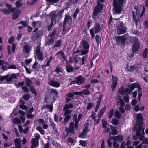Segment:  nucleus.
Listing matches in <instances>:
<instances>
[{
	"instance_id": "f257e3e1",
	"label": "nucleus",
	"mask_w": 148,
	"mask_h": 148,
	"mask_svg": "<svg viewBox=\"0 0 148 148\" xmlns=\"http://www.w3.org/2000/svg\"><path fill=\"white\" fill-rule=\"evenodd\" d=\"M124 0H113V5L114 13L120 14L122 10V7L124 6Z\"/></svg>"
},
{
	"instance_id": "f03ea898",
	"label": "nucleus",
	"mask_w": 148,
	"mask_h": 148,
	"mask_svg": "<svg viewBox=\"0 0 148 148\" xmlns=\"http://www.w3.org/2000/svg\"><path fill=\"white\" fill-rule=\"evenodd\" d=\"M19 75V74L18 73L8 74L6 75L1 77L0 80L1 81H3L5 80L7 82L10 83L11 82L13 81V80L17 79Z\"/></svg>"
},
{
	"instance_id": "7ed1b4c3",
	"label": "nucleus",
	"mask_w": 148,
	"mask_h": 148,
	"mask_svg": "<svg viewBox=\"0 0 148 148\" xmlns=\"http://www.w3.org/2000/svg\"><path fill=\"white\" fill-rule=\"evenodd\" d=\"M80 45L85 49V50L81 51V55L87 54L88 52L89 48V44L88 41L85 40H82L81 42Z\"/></svg>"
},
{
	"instance_id": "20e7f679",
	"label": "nucleus",
	"mask_w": 148,
	"mask_h": 148,
	"mask_svg": "<svg viewBox=\"0 0 148 148\" xmlns=\"http://www.w3.org/2000/svg\"><path fill=\"white\" fill-rule=\"evenodd\" d=\"M128 36L127 34L117 37L116 39L117 44L121 47H124L125 41L128 39Z\"/></svg>"
},
{
	"instance_id": "39448f33",
	"label": "nucleus",
	"mask_w": 148,
	"mask_h": 148,
	"mask_svg": "<svg viewBox=\"0 0 148 148\" xmlns=\"http://www.w3.org/2000/svg\"><path fill=\"white\" fill-rule=\"evenodd\" d=\"M136 120V122L133 128V130H136L138 128L140 129L142 128L143 121L142 114H137Z\"/></svg>"
},
{
	"instance_id": "423d86ee",
	"label": "nucleus",
	"mask_w": 148,
	"mask_h": 148,
	"mask_svg": "<svg viewBox=\"0 0 148 148\" xmlns=\"http://www.w3.org/2000/svg\"><path fill=\"white\" fill-rule=\"evenodd\" d=\"M99 1L102 3L104 2V0H99L98 1L97 4L93 12V15L94 16H97V14L99 13L103 9V6L100 3Z\"/></svg>"
},
{
	"instance_id": "0eeeda50",
	"label": "nucleus",
	"mask_w": 148,
	"mask_h": 148,
	"mask_svg": "<svg viewBox=\"0 0 148 148\" xmlns=\"http://www.w3.org/2000/svg\"><path fill=\"white\" fill-rule=\"evenodd\" d=\"M41 47L39 45H38L34 49V53L36 54L38 58L40 60H42L44 59L43 53L40 51Z\"/></svg>"
},
{
	"instance_id": "6e6552de",
	"label": "nucleus",
	"mask_w": 148,
	"mask_h": 148,
	"mask_svg": "<svg viewBox=\"0 0 148 148\" xmlns=\"http://www.w3.org/2000/svg\"><path fill=\"white\" fill-rule=\"evenodd\" d=\"M127 29V27L124 25L123 22H121L117 26L118 34L120 35L125 33Z\"/></svg>"
},
{
	"instance_id": "1a4fd4ad",
	"label": "nucleus",
	"mask_w": 148,
	"mask_h": 148,
	"mask_svg": "<svg viewBox=\"0 0 148 148\" xmlns=\"http://www.w3.org/2000/svg\"><path fill=\"white\" fill-rule=\"evenodd\" d=\"M6 5L7 7L8 10L4 8L2 9L1 11L4 12V13L9 14H10V12H14L16 10V8L14 7H11V6L9 4L7 3L6 4Z\"/></svg>"
},
{
	"instance_id": "9d476101",
	"label": "nucleus",
	"mask_w": 148,
	"mask_h": 148,
	"mask_svg": "<svg viewBox=\"0 0 148 148\" xmlns=\"http://www.w3.org/2000/svg\"><path fill=\"white\" fill-rule=\"evenodd\" d=\"M138 88V97H140L142 96L141 93V89L140 88V84L138 83H135L132 84L130 86V88L131 90H133L134 88Z\"/></svg>"
},
{
	"instance_id": "9b49d317",
	"label": "nucleus",
	"mask_w": 148,
	"mask_h": 148,
	"mask_svg": "<svg viewBox=\"0 0 148 148\" xmlns=\"http://www.w3.org/2000/svg\"><path fill=\"white\" fill-rule=\"evenodd\" d=\"M142 128H141L140 129L138 128L137 130H134V131H136V135L137 136L139 137V140L141 141L143 140L144 137L143 135L145 134L144 129H143L142 131Z\"/></svg>"
},
{
	"instance_id": "f8f14e48",
	"label": "nucleus",
	"mask_w": 148,
	"mask_h": 148,
	"mask_svg": "<svg viewBox=\"0 0 148 148\" xmlns=\"http://www.w3.org/2000/svg\"><path fill=\"white\" fill-rule=\"evenodd\" d=\"M74 129V123L73 122H71L69 124V127H66L65 128V131L68 134L71 133L72 134H74L75 133Z\"/></svg>"
},
{
	"instance_id": "ddd939ff",
	"label": "nucleus",
	"mask_w": 148,
	"mask_h": 148,
	"mask_svg": "<svg viewBox=\"0 0 148 148\" xmlns=\"http://www.w3.org/2000/svg\"><path fill=\"white\" fill-rule=\"evenodd\" d=\"M139 10H136V12L133 11L132 13V16L134 19V21L135 22L136 25L137 26L139 23Z\"/></svg>"
},
{
	"instance_id": "4468645a",
	"label": "nucleus",
	"mask_w": 148,
	"mask_h": 148,
	"mask_svg": "<svg viewBox=\"0 0 148 148\" xmlns=\"http://www.w3.org/2000/svg\"><path fill=\"white\" fill-rule=\"evenodd\" d=\"M75 83H76V84L79 85L83 84L85 81V78L81 75H79L78 77H75Z\"/></svg>"
},
{
	"instance_id": "2eb2a0df",
	"label": "nucleus",
	"mask_w": 148,
	"mask_h": 148,
	"mask_svg": "<svg viewBox=\"0 0 148 148\" xmlns=\"http://www.w3.org/2000/svg\"><path fill=\"white\" fill-rule=\"evenodd\" d=\"M72 22L71 17L69 15L66 14L63 22V25H71Z\"/></svg>"
},
{
	"instance_id": "dca6fc26",
	"label": "nucleus",
	"mask_w": 148,
	"mask_h": 148,
	"mask_svg": "<svg viewBox=\"0 0 148 148\" xmlns=\"http://www.w3.org/2000/svg\"><path fill=\"white\" fill-rule=\"evenodd\" d=\"M32 49L31 46L29 45H27L24 46L23 49V53H26L27 56L26 57H27L28 54L30 53Z\"/></svg>"
},
{
	"instance_id": "f3484780",
	"label": "nucleus",
	"mask_w": 148,
	"mask_h": 148,
	"mask_svg": "<svg viewBox=\"0 0 148 148\" xmlns=\"http://www.w3.org/2000/svg\"><path fill=\"white\" fill-rule=\"evenodd\" d=\"M112 83L111 85V88L112 91H114L116 86L117 85V82L118 81V78L116 76L112 75Z\"/></svg>"
},
{
	"instance_id": "a211bd4d",
	"label": "nucleus",
	"mask_w": 148,
	"mask_h": 148,
	"mask_svg": "<svg viewBox=\"0 0 148 148\" xmlns=\"http://www.w3.org/2000/svg\"><path fill=\"white\" fill-rule=\"evenodd\" d=\"M42 34L43 32L41 30L39 31L37 33L33 34L32 36V40L34 41L36 40Z\"/></svg>"
},
{
	"instance_id": "6ab92c4d",
	"label": "nucleus",
	"mask_w": 148,
	"mask_h": 148,
	"mask_svg": "<svg viewBox=\"0 0 148 148\" xmlns=\"http://www.w3.org/2000/svg\"><path fill=\"white\" fill-rule=\"evenodd\" d=\"M11 48L12 52H14L16 49V45L14 43L12 44V47L10 45H8L7 46L8 51V55H11Z\"/></svg>"
},
{
	"instance_id": "aec40b11",
	"label": "nucleus",
	"mask_w": 148,
	"mask_h": 148,
	"mask_svg": "<svg viewBox=\"0 0 148 148\" xmlns=\"http://www.w3.org/2000/svg\"><path fill=\"white\" fill-rule=\"evenodd\" d=\"M61 41L60 40H58L56 42L55 44L52 47L53 50L56 51L59 49V47L61 45Z\"/></svg>"
},
{
	"instance_id": "412c9836",
	"label": "nucleus",
	"mask_w": 148,
	"mask_h": 148,
	"mask_svg": "<svg viewBox=\"0 0 148 148\" xmlns=\"http://www.w3.org/2000/svg\"><path fill=\"white\" fill-rule=\"evenodd\" d=\"M71 25H63L62 34H66L71 28Z\"/></svg>"
},
{
	"instance_id": "4be33fe9",
	"label": "nucleus",
	"mask_w": 148,
	"mask_h": 148,
	"mask_svg": "<svg viewBox=\"0 0 148 148\" xmlns=\"http://www.w3.org/2000/svg\"><path fill=\"white\" fill-rule=\"evenodd\" d=\"M14 142L16 147L21 148L22 145L21 143V139L16 138L14 139Z\"/></svg>"
},
{
	"instance_id": "5701e85b",
	"label": "nucleus",
	"mask_w": 148,
	"mask_h": 148,
	"mask_svg": "<svg viewBox=\"0 0 148 148\" xmlns=\"http://www.w3.org/2000/svg\"><path fill=\"white\" fill-rule=\"evenodd\" d=\"M54 42V39L53 38H49L46 40L45 45L46 46L53 45Z\"/></svg>"
},
{
	"instance_id": "b1692460",
	"label": "nucleus",
	"mask_w": 148,
	"mask_h": 148,
	"mask_svg": "<svg viewBox=\"0 0 148 148\" xmlns=\"http://www.w3.org/2000/svg\"><path fill=\"white\" fill-rule=\"evenodd\" d=\"M112 138L116 141H118L121 142L123 140V137L122 136L118 135L117 136L112 137Z\"/></svg>"
},
{
	"instance_id": "393cba45",
	"label": "nucleus",
	"mask_w": 148,
	"mask_h": 148,
	"mask_svg": "<svg viewBox=\"0 0 148 148\" xmlns=\"http://www.w3.org/2000/svg\"><path fill=\"white\" fill-rule=\"evenodd\" d=\"M110 127L112 130L111 134L113 135H117L118 133V131L116 130L117 127L114 126L112 125H110Z\"/></svg>"
},
{
	"instance_id": "a878e982",
	"label": "nucleus",
	"mask_w": 148,
	"mask_h": 148,
	"mask_svg": "<svg viewBox=\"0 0 148 148\" xmlns=\"http://www.w3.org/2000/svg\"><path fill=\"white\" fill-rule=\"evenodd\" d=\"M49 84L53 87H58L60 86V83L51 80Z\"/></svg>"
},
{
	"instance_id": "bb28decb",
	"label": "nucleus",
	"mask_w": 148,
	"mask_h": 148,
	"mask_svg": "<svg viewBox=\"0 0 148 148\" xmlns=\"http://www.w3.org/2000/svg\"><path fill=\"white\" fill-rule=\"evenodd\" d=\"M38 141L36 140L34 138L32 139L31 141L32 147L31 148H34L37 147L38 146Z\"/></svg>"
},
{
	"instance_id": "cd10ccee",
	"label": "nucleus",
	"mask_w": 148,
	"mask_h": 148,
	"mask_svg": "<svg viewBox=\"0 0 148 148\" xmlns=\"http://www.w3.org/2000/svg\"><path fill=\"white\" fill-rule=\"evenodd\" d=\"M74 96V95L72 93L70 92L68 93L66 95V98L65 101V102L67 103L69 102L71 98H72Z\"/></svg>"
},
{
	"instance_id": "c85d7f7f",
	"label": "nucleus",
	"mask_w": 148,
	"mask_h": 148,
	"mask_svg": "<svg viewBox=\"0 0 148 148\" xmlns=\"http://www.w3.org/2000/svg\"><path fill=\"white\" fill-rule=\"evenodd\" d=\"M51 17V24L52 25L53 24V21L56 19V13L54 11L52 12L50 14Z\"/></svg>"
},
{
	"instance_id": "c756f323",
	"label": "nucleus",
	"mask_w": 148,
	"mask_h": 148,
	"mask_svg": "<svg viewBox=\"0 0 148 148\" xmlns=\"http://www.w3.org/2000/svg\"><path fill=\"white\" fill-rule=\"evenodd\" d=\"M89 131L88 128L87 127H86L82 132V133L79 135V137L82 138L85 137L86 133Z\"/></svg>"
},
{
	"instance_id": "7c9ffc66",
	"label": "nucleus",
	"mask_w": 148,
	"mask_h": 148,
	"mask_svg": "<svg viewBox=\"0 0 148 148\" xmlns=\"http://www.w3.org/2000/svg\"><path fill=\"white\" fill-rule=\"evenodd\" d=\"M139 45L138 42H135L134 43L132 47V50L133 53L137 51L139 48Z\"/></svg>"
},
{
	"instance_id": "2f4dec72",
	"label": "nucleus",
	"mask_w": 148,
	"mask_h": 148,
	"mask_svg": "<svg viewBox=\"0 0 148 148\" xmlns=\"http://www.w3.org/2000/svg\"><path fill=\"white\" fill-rule=\"evenodd\" d=\"M14 13V14L13 16L12 19H16L18 17V16L21 13V11L20 10H16V11Z\"/></svg>"
},
{
	"instance_id": "473e14b6",
	"label": "nucleus",
	"mask_w": 148,
	"mask_h": 148,
	"mask_svg": "<svg viewBox=\"0 0 148 148\" xmlns=\"http://www.w3.org/2000/svg\"><path fill=\"white\" fill-rule=\"evenodd\" d=\"M50 94L51 95L53 96V99H54L57 97L58 95V93L56 89H52L51 90Z\"/></svg>"
},
{
	"instance_id": "72a5a7b5",
	"label": "nucleus",
	"mask_w": 148,
	"mask_h": 148,
	"mask_svg": "<svg viewBox=\"0 0 148 148\" xmlns=\"http://www.w3.org/2000/svg\"><path fill=\"white\" fill-rule=\"evenodd\" d=\"M42 110H43L44 109H49V111L51 112H52L53 111V106L51 105H46L45 106H43L41 108Z\"/></svg>"
},
{
	"instance_id": "f704fd0d",
	"label": "nucleus",
	"mask_w": 148,
	"mask_h": 148,
	"mask_svg": "<svg viewBox=\"0 0 148 148\" xmlns=\"http://www.w3.org/2000/svg\"><path fill=\"white\" fill-rule=\"evenodd\" d=\"M106 110V108L105 107H103L101 110L98 115V118H101L102 117V116L103 115Z\"/></svg>"
},
{
	"instance_id": "c9c22d12",
	"label": "nucleus",
	"mask_w": 148,
	"mask_h": 148,
	"mask_svg": "<svg viewBox=\"0 0 148 148\" xmlns=\"http://www.w3.org/2000/svg\"><path fill=\"white\" fill-rule=\"evenodd\" d=\"M119 103L120 104L121 106L124 107V106L125 103L123 100L121 99V97L120 96H119V98L117 101V105H118Z\"/></svg>"
},
{
	"instance_id": "e433bc0d",
	"label": "nucleus",
	"mask_w": 148,
	"mask_h": 148,
	"mask_svg": "<svg viewBox=\"0 0 148 148\" xmlns=\"http://www.w3.org/2000/svg\"><path fill=\"white\" fill-rule=\"evenodd\" d=\"M79 1V0H69L66 3L69 6L74 4Z\"/></svg>"
},
{
	"instance_id": "4c0bfd02",
	"label": "nucleus",
	"mask_w": 148,
	"mask_h": 148,
	"mask_svg": "<svg viewBox=\"0 0 148 148\" xmlns=\"http://www.w3.org/2000/svg\"><path fill=\"white\" fill-rule=\"evenodd\" d=\"M3 57L2 54L0 52V59ZM4 64L9 65V63L5 62L4 60H0V66Z\"/></svg>"
},
{
	"instance_id": "58836bf2",
	"label": "nucleus",
	"mask_w": 148,
	"mask_h": 148,
	"mask_svg": "<svg viewBox=\"0 0 148 148\" xmlns=\"http://www.w3.org/2000/svg\"><path fill=\"white\" fill-rule=\"evenodd\" d=\"M95 33H97L99 32L100 30L101 27L99 23H97L95 26Z\"/></svg>"
},
{
	"instance_id": "ea45409f",
	"label": "nucleus",
	"mask_w": 148,
	"mask_h": 148,
	"mask_svg": "<svg viewBox=\"0 0 148 148\" xmlns=\"http://www.w3.org/2000/svg\"><path fill=\"white\" fill-rule=\"evenodd\" d=\"M25 82L27 86L29 87H31V85L32 83V81L30 79L27 78L25 79Z\"/></svg>"
},
{
	"instance_id": "a19ab883",
	"label": "nucleus",
	"mask_w": 148,
	"mask_h": 148,
	"mask_svg": "<svg viewBox=\"0 0 148 148\" xmlns=\"http://www.w3.org/2000/svg\"><path fill=\"white\" fill-rule=\"evenodd\" d=\"M67 71L68 72H71L73 71L74 68V67L71 66H69L68 65L66 66V67Z\"/></svg>"
},
{
	"instance_id": "79ce46f5",
	"label": "nucleus",
	"mask_w": 148,
	"mask_h": 148,
	"mask_svg": "<svg viewBox=\"0 0 148 148\" xmlns=\"http://www.w3.org/2000/svg\"><path fill=\"white\" fill-rule=\"evenodd\" d=\"M73 105L71 103L65 104V106L63 108V110L65 111L66 110L72 108L73 107Z\"/></svg>"
},
{
	"instance_id": "37998d69",
	"label": "nucleus",
	"mask_w": 148,
	"mask_h": 148,
	"mask_svg": "<svg viewBox=\"0 0 148 148\" xmlns=\"http://www.w3.org/2000/svg\"><path fill=\"white\" fill-rule=\"evenodd\" d=\"M82 94L85 95H88L90 94V90L88 89H85L82 90Z\"/></svg>"
},
{
	"instance_id": "c03bdc74",
	"label": "nucleus",
	"mask_w": 148,
	"mask_h": 148,
	"mask_svg": "<svg viewBox=\"0 0 148 148\" xmlns=\"http://www.w3.org/2000/svg\"><path fill=\"white\" fill-rule=\"evenodd\" d=\"M71 117V115H68L65 117L64 121L63 123L64 124H66L67 122L70 119Z\"/></svg>"
},
{
	"instance_id": "a18cd8bd",
	"label": "nucleus",
	"mask_w": 148,
	"mask_h": 148,
	"mask_svg": "<svg viewBox=\"0 0 148 148\" xmlns=\"http://www.w3.org/2000/svg\"><path fill=\"white\" fill-rule=\"evenodd\" d=\"M114 115L118 119H120L121 118V115L118 111H116L115 112Z\"/></svg>"
},
{
	"instance_id": "49530a36",
	"label": "nucleus",
	"mask_w": 148,
	"mask_h": 148,
	"mask_svg": "<svg viewBox=\"0 0 148 148\" xmlns=\"http://www.w3.org/2000/svg\"><path fill=\"white\" fill-rule=\"evenodd\" d=\"M36 130H38L41 134H44V130L42 129L41 127L40 126H38L36 127Z\"/></svg>"
},
{
	"instance_id": "de8ad7c7",
	"label": "nucleus",
	"mask_w": 148,
	"mask_h": 148,
	"mask_svg": "<svg viewBox=\"0 0 148 148\" xmlns=\"http://www.w3.org/2000/svg\"><path fill=\"white\" fill-rule=\"evenodd\" d=\"M125 89L123 87H121L119 90V93L121 95L125 94Z\"/></svg>"
},
{
	"instance_id": "09e8293b",
	"label": "nucleus",
	"mask_w": 148,
	"mask_h": 148,
	"mask_svg": "<svg viewBox=\"0 0 148 148\" xmlns=\"http://www.w3.org/2000/svg\"><path fill=\"white\" fill-rule=\"evenodd\" d=\"M56 55H60L61 56L62 58L64 59L65 58L64 53L62 51H59L56 53Z\"/></svg>"
},
{
	"instance_id": "8fccbe9b",
	"label": "nucleus",
	"mask_w": 148,
	"mask_h": 148,
	"mask_svg": "<svg viewBox=\"0 0 148 148\" xmlns=\"http://www.w3.org/2000/svg\"><path fill=\"white\" fill-rule=\"evenodd\" d=\"M13 121L14 123L16 124H21V121L18 118H15Z\"/></svg>"
},
{
	"instance_id": "3c124183",
	"label": "nucleus",
	"mask_w": 148,
	"mask_h": 148,
	"mask_svg": "<svg viewBox=\"0 0 148 148\" xmlns=\"http://www.w3.org/2000/svg\"><path fill=\"white\" fill-rule=\"evenodd\" d=\"M111 123L112 124L115 125H117L119 124V122L118 120L117 119H114L112 120Z\"/></svg>"
},
{
	"instance_id": "603ef678",
	"label": "nucleus",
	"mask_w": 148,
	"mask_h": 148,
	"mask_svg": "<svg viewBox=\"0 0 148 148\" xmlns=\"http://www.w3.org/2000/svg\"><path fill=\"white\" fill-rule=\"evenodd\" d=\"M94 106V105L92 103H89L88 104L87 109L88 110H90Z\"/></svg>"
},
{
	"instance_id": "864d4df0",
	"label": "nucleus",
	"mask_w": 148,
	"mask_h": 148,
	"mask_svg": "<svg viewBox=\"0 0 148 148\" xmlns=\"http://www.w3.org/2000/svg\"><path fill=\"white\" fill-rule=\"evenodd\" d=\"M79 143L80 145L83 147H85L87 144V142L86 141L80 140Z\"/></svg>"
},
{
	"instance_id": "5fc2aeb1",
	"label": "nucleus",
	"mask_w": 148,
	"mask_h": 148,
	"mask_svg": "<svg viewBox=\"0 0 148 148\" xmlns=\"http://www.w3.org/2000/svg\"><path fill=\"white\" fill-rule=\"evenodd\" d=\"M102 122L103 128H105L107 125V122L104 119H102Z\"/></svg>"
},
{
	"instance_id": "6e6d98bb",
	"label": "nucleus",
	"mask_w": 148,
	"mask_h": 148,
	"mask_svg": "<svg viewBox=\"0 0 148 148\" xmlns=\"http://www.w3.org/2000/svg\"><path fill=\"white\" fill-rule=\"evenodd\" d=\"M51 126L53 127V129L56 128V125L54 122L51 120V119H49Z\"/></svg>"
},
{
	"instance_id": "4d7b16f0",
	"label": "nucleus",
	"mask_w": 148,
	"mask_h": 148,
	"mask_svg": "<svg viewBox=\"0 0 148 148\" xmlns=\"http://www.w3.org/2000/svg\"><path fill=\"white\" fill-rule=\"evenodd\" d=\"M148 49L147 48H145V49L143 54V57L144 58H147L148 53Z\"/></svg>"
},
{
	"instance_id": "13d9d810",
	"label": "nucleus",
	"mask_w": 148,
	"mask_h": 148,
	"mask_svg": "<svg viewBox=\"0 0 148 148\" xmlns=\"http://www.w3.org/2000/svg\"><path fill=\"white\" fill-rule=\"evenodd\" d=\"M113 109H110L108 114V117L109 118L111 119L112 116L113 114Z\"/></svg>"
},
{
	"instance_id": "bf43d9fd",
	"label": "nucleus",
	"mask_w": 148,
	"mask_h": 148,
	"mask_svg": "<svg viewBox=\"0 0 148 148\" xmlns=\"http://www.w3.org/2000/svg\"><path fill=\"white\" fill-rule=\"evenodd\" d=\"M35 139L37 141H39V140L40 138V136L39 134L38 133H36L34 134Z\"/></svg>"
},
{
	"instance_id": "052dcab7",
	"label": "nucleus",
	"mask_w": 148,
	"mask_h": 148,
	"mask_svg": "<svg viewBox=\"0 0 148 148\" xmlns=\"http://www.w3.org/2000/svg\"><path fill=\"white\" fill-rule=\"evenodd\" d=\"M9 66H8V68L9 69H17L16 66L14 64H12L11 65H8Z\"/></svg>"
},
{
	"instance_id": "680f3d73",
	"label": "nucleus",
	"mask_w": 148,
	"mask_h": 148,
	"mask_svg": "<svg viewBox=\"0 0 148 148\" xmlns=\"http://www.w3.org/2000/svg\"><path fill=\"white\" fill-rule=\"evenodd\" d=\"M132 91L131 90L130 88V89L129 88H126L125 89V94H130Z\"/></svg>"
},
{
	"instance_id": "e2e57ef3",
	"label": "nucleus",
	"mask_w": 148,
	"mask_h": 148,
	"mask_svg": "<svg viewBox=\"0 0 148 148\" xmlns=\"http://www.w3.org/2000/svg\"><path fill=\"white\" fill-rule=\"evenodd\" d=\"M64 111H65L64 115L66 116L68 115H71L70 114L71 112H72V110H70L68 109Z\"/></svg>"
},
{
	"instance_id": "0e129e2a",
	"label": "nucleus",
	"mask_w": 148,
	"mask_h": 148,
	"mask_svg": "<svg viewBox=\"0 0 148 148\" xmlns=\"http://www.w3.org/2000/svg\"><path fill=\"white\" fill-rule=\"evenodd\" d=\"M135 68V66L134 65L131 66L130 67V69L128 68L127 69V71L128 72H131Z\"/></svg>"
},
{
	"instance_id": "69168bd1",
	"label": "nucleus",
	"mask_w": 148,
	"mask_h": 148,
	"mask_svg": "<svg viewBox=\"0 0 148 148\" xmlns=\"http://www.w3.org/2000/svg\"><path fill=\"white\" fill-rule=\"evenodd\" d=\"M95 39L97 43H99L100 42L101 40V38L99 35H97L96 36Z\"/></svg>"
},
{
	"instance_id": "338daca9",
	"label": "nucleus",
	"mask_w": 148,
	"mask_h": 148,
	"mask_svg": "<svg viewBox=\"0 0 148 148\" xmlns=\"http://www.w3.org/2000/svg\"><path fill=\"white\" fill-rule=\"evenodd\" d=\"M20 108L22 109L25 110L27 111L28 110V108L27 106L24 105L20 104L19 106Z\"/></svg>"
},
{
	"instance_id": "774afa93",
	"label": "nucleus",
	"mask_w": 148,
	"mask_h": 148,
	"mask_svg": "<svg viewBox=\"0 0 148 148\" xmlns=\"http://www.w3.org/2000/svg\"><path fill=\"white\" fill-rule=\"evenodd\" d=\"M113 146L115 148H119V145L118 143L116 141H114L113 142Z\"/></svg>"
}]
</instances>
